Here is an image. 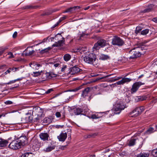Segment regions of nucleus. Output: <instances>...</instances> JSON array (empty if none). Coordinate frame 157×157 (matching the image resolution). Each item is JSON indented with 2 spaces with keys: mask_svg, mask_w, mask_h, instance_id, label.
<instances>
[{
  "mask_svg": "<svg viewBox=\"0 0 157 157\" xmlns=\"http://www.w3.org/2000/svg\"><path fill=\"white\" fill-rule=\"evenodd\" d=\"M145 43L137 44L136 46L134 48L132 49L129 52V54H131L130 58L131 59H134L140 56L141 53V51L145 50L146 49V47H144Z\"/></svg>",
  "mask_w": 157,
  "mask_h": 157,
  "instance_id": "1",
  "label": "nucleus"
},
{
  "mask_svg": "<svg viewBox=\"0 0 157 157\" xmlns=\"http://www.w3.org/2000/svg\"><path fill=\"white\" fill-rule=\"evenodd\" d=\"M96 59V57L95 54L93 53H90L84 58V60L86 62L91 64H93Z\"/></svg>",
  "mask_w": 157,
  "mask_h": 157,
  "instance_id": "2",
  "label": "nucleus"
},
{
  "mask_svg": "<svg viewBox=\"0 0 157 157\" xmlns=\"http://www.w3.org/2000/svg\"><path fill=\"white\" fill-rule=\"evenodd\" d=\"M91 29H87L82 33L79 32V33L78 34V36L80 39L90 38L89 36L91 34Z\"/></svg>",
  "mask_w": 157,
  "mask_h": 157,
  "instance_id": "3",
  "label": "nucleus"
},
{
  "mask_svg": "<svg viewBox=\"0 0 157 157\" xmlns=\"http://www.w3.org/2000/svg\"><path fill=\"white\" fill-rule=\"evenodd\" d=\"M144 83H142L141 82H137L134 83L132 86L131 89V93H135L141 85H144Z\"/></svg>",
  "mask_w": 157,
  "mask_h": 157,
  "instance_id": "4",
  "label": "nucleus"
},
{
  "mask_svg": "<svg viewBox=\"0 0 157 157\" xmlns=\"http://www.w3.org/2000/svg\"><path fill=\"white\" fill-rule=\"evenodd\" d=\"M14 136L15 139L17 140L21 146L25 145V142L27 140L26 137L25 136H21L18 137V136H17L15 135Z\"/></svg>",
  "mask_w": 157,
  "mask_h": 157,
  "instance_id": "5",
  "label": "nucleus"
},
{
  "mask_svg": "<svg viewBox=\"0 0 157 157\" xmlns=\"http://www.w3.org/2000/svg\"><path fill=\"white\" fill-rule=\"evenodd\" d=\"M56 76V74H55L53 72H50L43 73L42 76V78L44 80H47L49 79L55 77Z\"/></svg>",
  "mask_w": 157,
  "mask_h": 157,
  "instance_id": "6",
  "label": "nucleus"
},
{
  "mask_svg": "<svg viewBox=\"0 0 157 157\" xmlns=\"http://www.w3.org/2000/svg\"><path fill=\"white\" fill-rule=\"evenodd\" d=\"M17 140H13L9 145V147L13 149H18L21 147V145L19 144Z\"/></svg>",
  "mask_w": 157,
  "mask_h": 157,
  "instance_id": "7",
  "label": "nucleus"
},
{
  "mask_svg": "<svg viewBox=\"0 0 157 157\" xmlns=\"http://www.w3.org/2000/svg\"><path fill=\"white\" fill-rule=\"evenodd\" d=\"M125 107L126 106L122 103H117L115 106L114 113L117 114H119L121 111L124 109Z\"/></svg>",
  "mask_w": 157,
  "mask_h": 157,
  "instance_id": "8",
  "label": "nucleus"
},
{
  "mask_svg": "<svg viewBox=\"0 0 157 157\" xmlns=\"http://www.w3.org/2000/svg\"><path fill=\"white\" fill-rule=\"evenodd\" d=\"M105 40H100V41L98 40V42L95 43L93 48L96 50H98L101 47L104 46L105 45Z\"/></svg>",
  "mask_w": 157,
  "mask_h": 157,
  "instance_id": "9",
  "label": "nucleus"
},
{
  "mask_svg": "<svg viewBox=\"0 0 157 157\" xmlns=\"http://www.w3.org/2000/svg\"><path fill=\"white\" fill-rule=\"evenodd\" d=\"M132 80V79L130 78H123L121 80L117 82L116 83H115L114 85H116V84H117V85H123L125 83H128L131 81Z\"/></svg>",
  "mask_w": 157,
  "mask_h": 157,
  "instance_id": "10",
  "label": "nucleus"
},
{
  "mask_svg": "<svg viewBox=\"0 0 157 157\" xmlns=\"http://www.w3.org/2000/svg\"><path fill=\"white\" fill-rule=\"evenodd\" d=\"M81 7L79 6H74L68 8L69 12L71 13H76L80 11Z\"/></svg>",
  "mask_w": 157,
  "mask_h": 157,
  "instance_id": "11",
  "label": "nucleus"
},
{
  "mask_svg": "<svg viewBox=\"0 0 157 157\" xmlns=\"http://www.w3.org/2000/svg\"><path fill=\"white\" fill-rule=\"evenodd\" d=\"M81 71H82L81 69L75 66L70 68V73L71 75H74L80 72Z\"/></svg>",
  "mask_w": 157,
  "mask_h": 157,
  "instance_id": "12",
  "label": "nucleus"
},
{
  "mask_svg": "<svg viewBox=\"0 0 157 157\" xmlns=\"http://www.w3.org/2000/svg\"><path fill=\"white\" fill-rule=\"evenodd\" d=\"M39 136L41 139L44 141H48L49 137L47 133H41L39 135Z\"/></svg>",
  "mask_w": 157,
  "mask_h": 157,
  "instance_id": "13",
  "label": "nucleus"
},
{
  "mask_svg": "<svg viewBox=\"0 0 157 157\" xmlns=\"http://www.w3.org/2000/svg\"><path fill=\"white\" fill-rule=\"evenodd\" d=\"M67 135L66 133H62L57 136V138L59 141L64 142L67 138Z\"/></svg>",
  "mask_w": 157,
  "mask_h": 157,
  "instance_id": "14",
  "label": "nucleus"
},
{
  "mask_svg": "<svg viewBox=\"0 0 157 157\" xmlns=\"http://www.w3.org/2000/svg\"><path fill=\"white\" fill-rule=\"evenodd\" d=\"M30 66L34 70H38L42 66L40 64L34 62L29 64Z\"/></svg>",
  "mask_w": 157,
  "mask_h": 157,
  "instance_id": "15",
  "label": "nucleus"
},
{
  "mask_svg": "<svg viewBox=\"0 0 157 157\" xmlns=\"http://www.w3.org/2000/svg\"><path fill=\"white\" fill-rule=\"evenodd\" d=\"M30 48H27L24 52V54L26 56H31L32 55L34 52L35 51L32 49H30Z\"/></svg>",
  "mask_w": 157,
  "mask_h": 157,
  "instance_id": "16",
  "label": "nucleus"
},
{
  "mask_svg": "<svg viewBox=\"0 0 157 157\" xmlns=\"http://www.w3.org/2000/svg\"><path fill=\"white\" fill-rule=\"evenodd\" d=\"M112 43L113 45L120 46L122 45L124 42L122 40H112Z\"/></svg>",
  "mask_w": 157,
  "mask_h": 157,
  "instance_id": "17",
  "label": "nucleus"
},
{
  "mask_svg": "<svg viewBox=\"0 0 157 157\" xmlns=\"http://www.w3.org/2000/svg\"><path fill=\"white\" fill-rule=\"evenodd\" d=\"M56 146L52 144L49 145L48 147L44 149L43 151L45 152H48L55 149Z\"/></svg>",
  "mask_w": 157,
  "mask_h": 157,
  "instance_id": "18",
  "label": "nucleus"
},
{
  "mask_svg": "<svg viewBox=\"0 0 157 157\" xmlns=\"http://www.w3.org/2000/svg\"><path fill=\"white\" fill-rule=\"evenodd\" d=\"M87 48L85 46H80L75 50V52H79L80 53H82L86 50Z\"/></svg>",
  "mask_w": 157,
  "mask_h": 157,
  "instance_id": "19",
  "label": "nucleus"
},
{
  "mask_svg": "<svg viewBox=\"0 0 157 157\" xmlns=\"http://www.w3.org/2000/svg\"><path fill=\"white\" fill-rule=\"evenodd\" d=\"M54 118L53 116H49L46 117L44 120V122L47 124L51 123Z\"/></svg>",
  "mask_w": 157,
  "mask_h": 157,
  "instance_id": "20",
  "label": "nucleus"
},
{
  "mask_svg": "<svg viewBox=\"0 0 157 157\" xmlns=\"http://www.w3.org/2000/svg\"><path fill=\"white\" fill-rule=\"evenodd\" d=\"M64 44V40H60L57 42H56L53 44V47H59L63 46Z\"/></svg>",
  "mask_w": 157,
  "mask_h": 157,
  "instance_id": "21",
  "label": "nucleus"
},
{
  "mask_svg": "<svg viewBox=\"0 0 157 157\" xmlns=\"http://www.w3.org/2000/svg\"><path fill=\"white\" fill-rule=\"evenodd\" d=\"M90 87H88L82 91V96L83 98H85L86 96H87L88 94L90 92Z\"/></svg>",
  "mask_w": 157,
  "mask_h": 157,
  "instance_id": "22",
  "label": "nucleus"
},
{
  "mask_svg": "<svg viewBox=\"0 0 157 157\" xmlns=\"http://www.w3.org/2000/svg\"><path fill=\"white\" fill-rule=\"evenodd\" d=\"M8 143V140L0 138V147H4L7 145Z\"/></svg>",
  "mask_w": 157,
  "mask_h": 157,
  "instance_id": "23",
  "label": "nucleus"
},
{
  "mask_svg": "<svg viewBox=\"0 0 157 157\" xmlns=\"http://www.w3.org/2000/svg\"><path fill=\"white\" fill-rule=\"evenodd\" d=\"M154 6V5L152 4L149 5L147 8L144 10L142 12L143 13H147L151 11L152 10Z\"/></svg>",
  "mask_w": 157,
  "mask_h": 157,
  "instance_id": "24",
  "label": "nucleus"
},
{
  "mask_svg": "<svg viewBox=\"0 0 157 157\" xmlns=\"http://www.w3.org/2000/svg\"><path fill=\"white\" fill-rule=\"evenodd\" d=\"M140 114L138 113V111L136 110L135 109L133 110L130 113V115L132 117H136L139 116Z\"/></svg>",
  "mask_w": 157,
  "mask_h": 157,
  "instance_id": "25",
  "label": "nucleus"
},
{
  "mask_svg": "<svg viewBox=\"0 0 157 157\" xmlns=\"http://www.w3.org/2000/svg\"><path fill=\"white\" fill-rule=\"evenodd\" d=\"M98 56L99 57V59L102 60L107 59L109 58L108 56L102 54L98 55Z\"/></svg>",
  "mask_w": 157,
  "mask_h": 157,
  "instance_id": "26",
  "label": "nucleus"
},
{
  "mask_svg": "<svg viewBox=\"0 0 157 157\" xmlns=\"http://www.w3.org/2000/svg\"><path fill=\"white\" fill-rule=\"evenodd\" d=\"M105 39H110L112 40H116V39H121L120 37H118L117 36H114L112 35H109L108 36H106Z\"/></svg>",
  "mask_w": 157,
  "mask_h": 157,
  "instance_id": "27",
  "label": "nucleus"
},
{
  "mask_svg": "<svg viewBox=\"0 0 157 157\" xmlns=\"http://www.w3.org/2000/svg\"><path fill=\"white\" fill-rule=\"evenodd\" d=\"M136 139L131 138L128 141L127 144L129 146H132L135 144Z\"/></svg>",
  "mask_w": 157,
  "mask_h": 157,
  "instance_id": "28",
  "label": "nucleus"
},
{
  "mask_svg": "<svg viewBox=\"0 0 157 157\" xmlns=\"http://www.w3.org/2000/svg\"><path fill=\"white\" fill-rule=\"evenodd\" d=\"M22 68V66H21L19 67H10V69L13 72H15L19 70L20 69Z\"/></svg>",
  "mask_w": 157,
  "mask_h": 157,
  "instance_id": "29",
  "label": "nucleus"
},
{
  "mask_svg": "<svg viewBox=\"0 0 157 157\" xmlns=\"http://www.w3.org/2000/svg\"><path fill=\"white\" fill-rule=\"evenodd\" d=\"M42 72V71H33L31 75L34 77H37L40 75Z\"/></svg>",
  "mask_w": 157,
  "mask_h": 157,
  "instance_id": "30",
  "label": "nucleus"
},
{
  "mask_svg": "<svg viewBox=\"0 0 157 157\" xmlns=\"http://www.w3.org/2000/svg\"><path fill=\"white\" fill-rule=\"evenodd\" d=\"M156 131H155V129L152 128L150 127L146 132L145 133L147 134H149L154 132Z\"/></svg>",
  "mask_w": 157,
  "mask_h": 157,
  "instance_id": "31",
  "label": "nucleus"
},
{
  "mask_svg": "<svg viewBox=\"0 0 157 157\" xmlns=\"http://www.w3.org/2000/svg\"><path fill=\"white\" fill-rule=\"evenodd\" d=\"M113 75V74H109V75H107L101 77H98L95 80H94L93 82H95L98 81V80H100L105 78H108V77L111 76V75Z\"/></svg>",
  "mask_w": 157,
  "mask_h": 157,
  "instance_id": "32",
  "label": "nucleus"
},
{
  "mask_svg": "<svg viewBox=\"0 0 157 157\" xmlns=\"http://www.w3.org/2000/svg\"><path fill=\"white\" fill-rule=\"evenodd\" d=\"M63 35H62V33H58L55 36L56 39H64L65 38L64 37V34L62 33Z\"/></svg>",
  "mask_w": 157,
  "mask_h": 157,
  "instance_id": "33",
  "label": "nucleus"
},
{
  "mask_svg": "<svg viewBox=\"0 0 157 157\" xmlns=\"http://www.w3.org/2000/svg\"><path fill=\"white\" fill-rule=\"evenodd\" d=\"M82 112V109L81 108H78L74 109L75 113L77 115L80 114Z\"/></svg>",
  "mask_w": 157,
  "mask_h": 157,
  "instance_id": "34",
  "label": "nucleus"
},
{
  "mask_svg": "<svg viewBox=\"0 0 157 157\" xmlns=\"http://www.w3.org/2000/svg\"><path fill=\"white\" fill-rule=\"evenodd\" d=\"M149 154L145 153H141L139 154H138L136 157H148Z\"/></svg>",
  "mask_w": 157,
  "mask_h": 157,
  "instance_id": "35",
  "label": "nucleus"
},
{
  "mask_svg": "<svg viewBox=\"0 0 157 157\" xmlns=\"http://www.w3.org/2000/svg\"><path fill=\"white\" fill-rule=\"evenodd\" d=\"M71 55L69 54H66L63 56V59L65 61H69L71 59Z\"/></svg>",
  "mask_w": 157,
  "mask_h": 157,
  "instance_id": "36",
  "label": "nucleus"
},
{
  "mask_svg": "<svg viewBox=\"0 0 157 157\" xmlns=\"http://www.w3.org/2000/svg\"><path fill=\"white\" fill-rule=\"evenodd\" d=\"M32 154L31 152H25L22 154L20 157H31Z\"/></svg>",
  "mask_w": 157,
  "mask_h": 157,
  "instance_id": "37",
  "label": "nucleus"
},
{
  "mask_svg": "<svg viewBox=\"0 0 157 157\" xmlns=\"http://www.w3.org/2000/svg\"><path fill=\"white\" fill-rule=\"evenodd\" d=\"M51 49V48L48 47L47 48H45L41 50H39L40 53L41 54H43L45 52H48Z\"/></svg>",
  "mask_w": 157,
  "mask_h": 157,
  "instance_id": "38",
  "label": "nucleus"
},
{
  "mask_svg": "<svg viewBox=\"0 0 157 157\" xmlns=\"http://www.w3.org/2000/svg\"><path fill=\"white\" fill-rule=\"evenodd\" d=\"M137 101H142L146 100L147 98L145 96H139L137 97Z\"/></svg>",
  "mask_w": 157,
  "mask_h": 157,
  "instance_id": "39",
  "label": "nucleus"
},
{
  "mask_svg": "<svg viewBox=\"0 0 157 157\" xmlns=\"http://www.w3.org/2000/svg\"><path fill=\"white\" fill-rule=\"evenodd\" d=\"M149 32V29H146L141 31L140 34L143 35H145L147 34Z\"/></svg>",
  "mask_w": 157,
  "mask_h": 157,
  "instance_id": "40",
  "label": "nucleus"
},
{
  "mask_svg": "<svg viewBox=\"0 0 157 157\" xmlns=\"http://www.w3.org/2000/svg\"><path fill=\"white\" fill-rule=\"evenodd\" d=\"M142 29V28L140 26H137L136 28L135 33L137 34L139 33Z\"/></svg>",
  "mask_w": 157,
  "mask_h": 157,
  "instance_id": "41",
  "label": "nucleus"
},
{
  "mask_svg": "<svg viewBox=\"0 0 157 157\" xmlns=\"http://www.w3.org/2000/svg\"><path fill=\"white\" fill-rule=\"evenodd\" d=\"M151 153L153 156L157 157V148L151 151Z\"/></svg>",
  "mask_w": 157,
  "mask_h": 157,
  "instance_id": "42",
  "label": "nucleus"
},
{
  "mask_svg": "<svg viewBox=\"0 0 157 157\" xmlns=\"http://www.w3.org/2000/svg\"><path fill=\"white\" fill-rule=\"evenodd\" d=\"M36 6H33L31 5H27L23 7V9H33L36 7Z\"/></svg>",
  "mask_w": 157,
  "mask_h": 157,
  "instance_id": "43",
  "label": "nucleus"
},
{
  "mask_svg": "<svg viewBox=\"0 0 157 157\" xmlns=\"http://www.w3.org/2000/svg\"><path fill=\"white\" fill-rule=\"evenodd\" d=\"M66 17H67L66 16H63L60 17L58 21L59 23H60L62 21L65 19Z\"/></svg>",
  "mask_w": 157,
  "mask_h": 157,
  "instance_id": "44",
  "label": "nucleus"
},
{
  "mask_svg": "<svg viewBox=\"0 0 157 157\" xmlns=\"http://www.w3.org/2000/svg\"><path fill=\"white\" fill-rule=\"evenodd\" d=\"M122 78L121 77H117L115 78H113L110 81L111 82H113L116 81H117L118 80H119V79H121Z\"/></svg>",
  "mask_w": 157,
  "mask_h": 157,
  "instance_id": "45",
  "label": "nucleus"
},
{
  "mask_svg": "<svg viewBox=\"0 0 157 157\" xmlns=\"http://www.w3.org/2000/svg\"><path fill=\"white\" fill-rule=\"evenodd\" d=\"M91 117L93 119H96L100 117L98 116V115H93L91 116Z\"/></svg>",
  "mask_w": 157,
  "mask_h": 157,
  "instance_id": "46",
  "label": "nucleus"
},
{
  "mask_svg": "<svg viewBox=\"0 0 157 157\" xmlns=\"http://www.w3.org/2000/svg\"><path fill=\"white\" fill-rule=\"evenodd\" d=\"M8 55L9 56L8 58L9 59H12L14 57V56L11 52H9L8 53Z\"/></svg>",
  "mask_w": 157,
  "mask_h": 157,
  "instance_id": "47",
  "label": "nucleus"
},
{
  "mask_svg": "<svg viewBox=\"0 0 157 157\" xmlns=\"http://www.w3.org/2000/svg\"><path fill=\"white\" fill-rule=\"evenodd\" d=\"M4 103L6 105H11V104H12L13 103V102L12 101H10L8 100V101H5L4 102Z\"/></svg>",
  "mask_w": 157,
  "mask_h": 157,
  "instance_id": "48",
  "label": "nucleus"
},
{
  "mask_svg": "<svg viewBox=\"0 0 157 157\" xmlns=\"http://www.w3.org/2000/svg\"><path fill=\"white\" fill-rule=\"evenodd\" d=\"M53 90L52 89H50L48 90L47 91H45V94H48L52 92Z\"/></svg>",
  "mask_w": 157,
  "mask_h": 157,
  "instance_id": "49",
  "label": "nucleus"
},
{
  "mask_svg": "<svg viewBox=\"0 0 157 157\" xmlns=\"http://www.w3.org/2000/svg\"><path fill=\"white\" fill-rule=\"evenodd\" d=\"M15 82H16V81H15V79L14 80L10 81L9 82H8V83H4V84H5V85L8 84V85H9V84H12V83H14Z\"/></svg>",
  "mask_w": 157,
  "mask_h": 157,
  "instance_id": "50",
  "label": "nucleus"
},
{
  "mask_svg": "<svg viewBox=\"0 0 157 157\" xmlns=\"http://www.w3.org/2000/svg\"><path fill=\"white\" fill-rule=\"evenodd\" d=\"M67 68V66L66 65H63V67H62L61 71L62 72H63L66 68Z\"/></svg>",
  "mask_w": 157,
  "mask_h": 157,
  "instance_id": "51",
  "label": "nucleus"
},
{
  "mask_svg": "<svg viewBox=\"0 0 157 157\" xmlns=\"http://www.w3.org/2000/svg\"><path fill=\"white\" fill-rule=\"evenodd\" d=\"M55 115L56 117H60L61 116V114L59 112H57L56 113Z\"/></svg>",
  "mask_w": 157,
  "mask_h": 157,
  "instance_id": "52",
  "label": "nucleus"
},
{
  "mask_svg": "<svg viewBox=\"0 0 157 157\" xmlns=\"http://www.w3.org/2000/svg\"><path fill=\"white\" fill-rule=\"evenodd\" d=\"M17 32H15L13 35V38H15L17 37Z\"/></svg>",
  "mask_w": 157,
  "mask_h": 157,
  "instance_id": "53",
  "label": "nucleus"
},
{
  "mask_svg": "<svg viewBox=\"0 0 157 157\" xmlns=\"http://www.w3.org/2000/svg\"><path fill=\"white\" fill-rule=\"evenodd\" d=\"M59 23L58 22V21H57V23L55 24L54 25H53L52 27H51V28L52 29H53L54 28H55V27H56V26H58L59 24Z\"/></svg>",
  "mask_w": 157,
  "mask_h": 157,
  "instance_id": "54",
  "label": "nucleus"
},
{
  "mask_svg": "<svg viewBox=\"0 0 157 157\" xmlns=\"http://www.w3.org/2000/svg\"><path fill=\"white\" fill-rule=\"evenodd\" d=\"M136 110H137L138 113H139L140 114L141 113V111L140 110L139 107H137L136 108Z\"/></svg>",
  "mask_w": 157,
  "mask_h": 157,
  "instance_id": "55",
  "label": "nucleus"
},
{
  "mask_svg": "<svg viewBox=\"0 0 157 157\" xmlns=\"http://www.w3.org/2000/svg\"><path fill=\"white\" fill-rule=\"evenodd\" d=\"M141 111V113L143 111L144 109V107L143 106H140V107H139Z\"/></svg>",
  "mask_w": 157,
  "mask_h": 157,
  "instance_id": "56",
  "label": "nucleus"
},
{
  "mask_svg": "<svg viewBox=\"0 0 157 157\" xmlns=\"http://www.w3.org/2000/svg\"><path fill=\"white\" fill-rule=\"evenodd\" d=\"M23 78H24V77H22L20 78H18L16 79H15V80L16 82L17 81H21V80Z\"/></svg>",
  "mask_w": 157,
  "mask_h": 157,
  "instance_id": "57",
  "label": "nucleus"
},
{
  "mask_svg": "<svg viewBox=\"0 0 157 157\" xmlns=\"http://www.w3.org/2000/svg\"><path fill=\"white\" fill-rule=\"evenodd\" d=\"M59 64L58 63H56L54 64V66L55 67H57L59 66Z\"/></svg>",
  "mask_w": 157,
  "mask_h": 157,
  "instance_id": "58",
  "label": "nucleus"
},
{
  "mask_svg": "<svg viewBox=\"0 0 157 157\" xmlns=\"http://www.w3.org/2000/svg\"><path fill=\"white\" fill-rule=\"evenodd\" d=\"M152 21L156 23H157V17L153 18Z\"/></svg>",
  "mask_w": 157,
  "mask_h": 157,
  "instance_id": "59",
  "label": "nucleus"
},
{
  "mask_svg": "<svg viewBox=\"0 0 157 157\" xmlns=\"http://www.w3.org/2000/svg\"><path fill=\"white\" fill-rule=\"evenodd\" d=\"M49 38V39H54V38L53 37H50L49 36L47 37L46 38H44V39H46V40H47V39H48Z\"/></svg>",
  "mask_w": 157,
  "mask_h": 157,
  "instance_id": "60",
  "label": "nucleus"
},
{
  "mask_svg": "<svg viewBox=\"0 0 157 157\" xmlns=\"http://www.w3.org/2000/svg\"><path fill=\"white\" fill-rule=\"evenodd\" d=\"M11 71V70H10V68H9V69H8L6 71L7 73H10Z\"/></svg>",
  "mask_w": 157,
  "mask_h": 157,
  "instance_id": "61",
  "label": "nucleus"
},
{
  "mask_svg": "<svg viewBox=\"0 0 157 157\" xmlns=\"http://www.w3.org/2000/svg\"><path fill=\"white\" fill-rule=\"evenodd\" d=\"M4 50H2L0 51V56L4 52Z\"/></svg>",
  "mask_w": 157,
  "mask_h": 157,
  "instance_id": "62",
  "label": "nucleus"
},
{
  "mask_svg": "<svg viewBox=\"0 0 157 157\" xmlns=\"http://www.w3.org/2000/svg\"><path fill=\"white\" fill-rule=\"evenodd\" d=\"M63 13H69L68 8L65 11H64Z\"/></svg>",
  "mask_w": 157,
  "mask_h": 157,
  "instance_id": "63",
  "label": "nucleus"
},
{
  "mask_svg": "<svg viewBox=\"0 0 157 157\" xmlns=\"http://www.w3.org/2000/svg\"><path fill=\"white\" fill-rule=\"evenodd\" d=\"M90 7V6H87V7H86V8H85L84 9V10H88Z\"/></svg>",
  "mask_w": 157,
  "mask_h": 157,
  "instance_id": "64",
  "label": "nucleus"
}]
</instances>
